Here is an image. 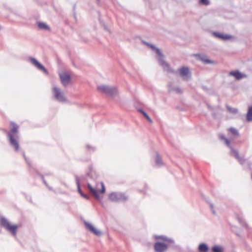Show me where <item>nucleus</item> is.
Masks as SVG:
<instances>
[{
    "instance_id": "nucleus-12",
    "label": "nucleus",
    "mask_w": 252,
    "mask_h": 252,
    "mask_svg": "<svg viewBox=\"0 0 252 252\" xmlns=\"http://www.w3.org/2000/svg\"><path fill=\"white\" fill-rule=\"evenodd\" d=\"M29 61L38 69L42 70L46 74L48 73L47 70L44 67V66L42 64H41L39 62H38L36 59L32 57H30L29 58Z\"/></svg>"
},
{
    "instance_id": "nucleus-6",
    "label": "nucleus",
    "mask_w": 252,
    "mask_h": 252,
    "mask_svg": "<svg viewBox=\"0 0 252 252\" xmlns=\"http://www.w3.org/2000/svg\"><path fill=\"white\" fill-rule=\"evenodd\" d=\"M170 67L173 70L174 72H169V73L176 74L185 81H189L191 80V72L188 66H182L179 68L177 71H175L171 66Z\"/></svg>"
},
{
    "instance_id": "nucleus-10",
    "label": "nucleus",
    "mask_w": 252,
    "mask_h": 252,
    "mask_svg": "<svg viewBox=\"0 0 252 252\" xmlns=\"http://www.w3.org/2000/svg\"><path fill=\"white\" fill-rule=\"evenodd\" d=\"M98 89L110 96H115L118 93L117 90L114 87L107 85H101L98 87Z\"/></svg>"
},
{
    "instance_id": "nucleus-24",
    "label": "nucleus",
    "mask_w": 252,
    "mask_h": 252,
    "mask_svg": "<svg viewBox=\"0 0 252 252\" xmlns=\"http://www.w3.org/2000/svg\"><path fill=\"white\" fill-rule=\"evenodd\" d=\"M87 150L89 152H94L95 151L96 148L91 145L87 144L86 145Z\"/></svg>"
},
{
    "instance_id": "nucleus-28",
    "label": "nucleus",
    "mask_w": 252,
    "mask_h": 252,
    "mask_svg": "<svg viewBox=\"0 0 252 252\" xmlns=\"http://www.w3.org/2000/svg\"><path fill=\"white\" fill-rule=\"evenodd\" d=\"M200 3L202 4L207 5L209 4V0H200Z\"/></svg>"
},
{
    "instance_id": "nucleus-14",
    "label": "nucleus",
    "mask_w": 252,
    "mask_h": 252,
    "mask_svg": "<svg viewBox=\"0 0 252 252\" xmlns=\"http://www.w3.org/2000/svg\"><path fill=\"white\" fill-rule=\"evenodd\" d=\"M212 35L217 38L220 39L222 40H227L230 39L232 36L229 34H224L221 32H214L212 33Z\"/></svg>"
},
{
    "instance_id": "nucleus-7",
    "label": "nucleus",
    "mask_w": 252,
    "mask_h": 252,
    "mask_svg": "<svg viewBox=\"0 0 252 252\" xmlns=\"http://www.w3.org/2000/svg\"><path fill=\"white\" fill-rule=\"evenodd\" d=\"M52 94L53 99L56 101L61 103H65L67 101L64 92L57 86H53Z\"/></svg>"
},
{
    "instance_id": "nucleus-17",
    "label": "nucleus",
    "mask_w": 252,
    "mask_h": 252,
    "mask_svg": "<svg viewBox=\"0 0 252 252\" xmlns=\"http://www.w3.org/2000/svg\"><path fill=\"white\" fill-rule=\"evenodd\" d=\"M199 252H207L209 250V247L205 243H201L198 247Z\"/></svg>"
},
{
    "instance_id": "nucleus-21",
    "label": "nucleus",
    "mask_w": 252,
    "mask_h": 252,
    "mask_svg": "<svg viewBox=\"0 0 252 252\" xmlns=\"http://www.w3.org/2000/svg\"><path fill=\"white\" fill-rule=\"evenodd\" d=\"M227 111L231 114L235 115L238 112V110L236 108H233L229 105H226Z\"/></svg>"
},
{
    "instance_id": "nucleus-4",
    "label": "nucleus",
    "mask_w": 252,
    "mask_h": 252,
    "mask_svg": "<svg viewBox=\"0 0 252 252\" xmlns=\"http://www.w3.org/2000/svg\"><path fill=\"white\" fill-rule=\"evenodd\" d=\"M154 237L156 240L160 241L156 242L154 245L156 252H165L170 245L174 243L173 239L164 235H155Z\"/></svg>"
},
{
    "instance_id": "nucleus-8",
    "label": "nucleus",
    "mask_w": 252,
    "mask_h": 252,
    "mask_svg": "<svg viewBox=\"0 0 252 252\" xmlns=\"http://www.w3.org/2000/svg\"><path fill=\"white\" fill-rule=\"evenodd\" d=\"M220 140H223L226 145L231 149V155L235 157L241 164H243L245 161V159L240 156L238 152L231 146L230 141L224 135H220Z\"/></svg>"
},
{
    "instance_id": "nucleus-3",
    "label": "nucleus",
    "mask_w": 252,
    "mask_h": 252,
    "mask_svg": "<svg viewBox=\"0 0 252 252\" xmlns=\"http://www.w3.org/2000/svg\"><path fill=\"white\" fill-rule=\"evenodd\" d=\"M142 42L145 45H146L147 46L150 47L153 51H155L157 54V59L159 64L162 66L164 71H166L167 72H174L173 70L170 67L169 64L164 60V56L159 49L157 48L155 45L146 41H142Z\"/></svg>"
},
{
    "instance_id": "nucleus-18",
    "label": "nucleus",
    "mask_w": 252,
    "mask_h": 252,
    "mask_svg": "<svg viewBox=\"0 0 252 252\" xmlns=\"http://www.w3.org/2000/svg\"><path fill=\"white\" fill-rule=\"evenodd\" d=\"M155 162L156 165L159 167H160L163 165V162L162 160V158L160 156L158 153H157L156 154L155 158Z\"/></svg>"
},
{
    "instance_id": "nucleus-20",
    "label": "nucleus",
    "mask_w": 252,
    "mask_h": 252,
    "mask_svg": "<svg viewBox=\"0 0 252 252\" xmlns=\"http://www.w3.org/2000/svg\"><path fill=\"white\" fill-rule=\"evenodd\" d=\"M246 117L248 121H252V106L249 107Z\"/></svg>"
},
{
    "instance_id": "nucleus-22",
    "label": "nucleus",
    "mask_w": 252,
    "mask_h": 252,
    "mask_svg": "<svg viewBox=\"0 0 252 252\" xmlns=\"http://www.w3.org/2000/svg\"><path fill=\"white\" fill-rule=\"evenodd\" d=\"M213 252H223L221 247L219 246H214L212 248Z\"/></svg>"
},
{
    "instance_id": "nucleus-30",
    "label": "nucleus",
    "mask_w": 252,
    "mask_h": 252,
    "mask_svg": "<svg viewBox=\"0 0 252 252\" xmlns=\"http://www.w3.org/2000/svg\"><path fill=\"white\" fill-rule=\"evenodd\" d=\"M45 176H52H52H53V175H52V174L51 173L49 172V173H46V174H45Z\"/></svg>"
},
{
    "instance_id": "nucleus-27",
    "label": "nucleus",
    "mask_w": 252,
    "mask_h": 252,
    "mask_svg": "<svg viewBox=\"0 0 252 252\" xmlns=\"http://www.w3.org/2000/svg\"><path fill=\"white\" fill-rule=\"evenodd\" d=\"M41 178H42V181H43V183H44V185H45V186H46L48 188V189H49V190H53L52 188V187H49V186L48 185V184H47V183L46 181L45 180V179H44V177H43V176H41Z\"/></svg>"
},
{
    "instance_id": "nucleus-31",
    "label": "nucleus",
    "mask_w": 252,
    "mask_h": 252,
    "mask_svg": "<svg viewBox=\"0 0 252 252\" xmlns=\"http://www.w3.org/2000/svg\"><path fill=\"white\" fill-rule=\"evenodd\" d=\"M238 220H239V221L240 223L241 224H242V225H243V220H242V219H241L239 218V219H238Z\"/></svg>"
},
{
    "instance_id": "nucleus-15",
    "label": "nucleus",
    "mask_w": 252,
    "mask_h": 252,
    "mask_svg": "<svg viewBox=\"0 0 252 252\" xmlns=\"http://www.w3.org/2000/svg\"><path fill=\"white\" fill-rule=\"evenodd\" d=\"M229 76H233L236 80H239L247 77L246 75L241 73L238 70L230 71L229 73Z\"/></svg>"
},
{
    "instance_id": "nucleus-25",
    "label": "nucleus",
    "mask_w": 252,
    "mask_h": 252,
    "mask_svg": "<svg viewBox=\"0 0 252 252\" xmlns=\"http://www.w3.org/2000/svg\"><path fill=\"white\" fill-rule=\"evenodd\" d=\"M139 111L146 117V118L149 122H150V123H152L153 121L152 119L145 111H144L142 109H139Z\"/></svg>"
},
{
    "instance_id": "nucleus-13",
    "label": "nucleus",
    "mask_w": 252,
    "mask_h": 252,
    "mask_svg": "<svg viewBox=\"0 0 252 252\" xmlns=\"http://www.w3.org/2000/svg\"><path fill=\"white\" fill-rule=\"evenodd\" d=\"M84 224L86 228L88 229L91 232H92L96 236L101 235V232L99 230L97 229L96 228H95L91 223L87 221H85Z\"/></svg>"
},
{
    "instance_id": "nucleus-16",
    "label": "nucleus",
    "mask_w": 252,
    "mask_h": 252,
    "mask_svg": "<svg viewBox=\"0 0 252 252\" xmlns=\"http://www.w3.org/2000/svg\"><path fill=\"white\" fill-rule=\"evenodd\" d=\"M198 59L206 64H212L214 63V62L209 60L207 56L205 54H197L196 55Z\"/></svg>"
},
{
    "instance_id": "nucleus-2",
    "label": "nucleus",
    "mask_w": 252,
    "mask_h": 252,
    "mask_svg": "<svg viewBox=\"0 0 252 252\" xmlns=\"http://www.w3.org/2000/svg\"><path fill=\"white\" fill-rule=\"evenodd\" d=\"M10 129L7 133V136L10 146L16 152L20 150L18 141L19 135L18 133V126L14 122L10 123Z\"/></svg>"
},
{
    "instance_id": "nucleus-5",
    "label": "nucleus",
    "mask_w": 252,
    "mask_h": 252,
    "mask_svg": "<svg viewBox=\"0 0 252 252\" xmlns=\"http://www.w3.org/2000/svg\"><path fill=\"white\" fill-rule=\"evenodd\" d=\"M0 225L6 230L10 232L13 236H16L17 230L18 228V225L11 224L7 219L4 217L0 216Z\"/></svg>"
},
{
    "instance_id": "nucleus-11",
    "label": "nucleus",
    "mask_w": 252,
    "mask_h": 252,
    "mask_svg": "<svg viewBox=\"0 0 252 252\" xmlns=\"http://www.w3.org/2000/svg\"><path fill=\"white\" fill-rule=\"evenodd\" d=\"M59 76L63 86L66 87L70 82V76L67 72H62L60 73Z\"/></svg>"
},
{
    "instance_id": "nucleus-26",
    "label": "nucleus",
    "mask_w": 252,
    "mask_h": 252,
    "mask_svg": "<svg viewBox=\"0 0 252 252\" xmlns=\"http://www.w3.org/2000/svg\"><path fill=\"white\" fill-rule=\"evenodd\" d=\"M229 131L234 135H238L239 134L238 131L234 128H230Z\"/></svg>"
},
{
    "instance_id": "nucleus-9",
    "label": "nucleus",
    "mask_w": 252,
    "mask_h": 252,
    "mask_svg": "<svg viewBox=\"0 0 252 252\" xmlns=\"http://www.w3.org/2000/svg\"><path fill=\"white\" fill-rule=\"evenodd\" d=\"M108 198L112 202H119L127 200L128 197L122 192H112L109 194Z\"/></svg>"
},
{
    "instance_id": "nucleus-29",
    "label": "nucleus",
    "mask_w": 252,
    "mask_h": 252,
    "mask_svg": "<svg viewBox=\"0 0 252 252\" xmlns=\"http://www.w3.org/2000/svg\"><path fill=\"white\" fill-rule=\"evenodd\" d=\"M23 157H24V158H25V161L27 162V163L29 165H30V162H29V160L27 159V158L26 157L25 155V154H24V152H23Z\"/></svg>"
},
{
    "instance_id": "nucleus-23",
    "label": "nucleus",
    "mask_w": 252,
    "mask_h": 252,
    "mask_svg": "<svg viewBox=\"0 0 252 252\" xmlns=\"http://www.w3.org/2000/svg\"><path fill=\"white\" fill-rule=\"evenodd\" d=\"M170 90L178 94L182 93L183 92L182 89L179 86L173 87L170 89Z\"/></svg>"
},
{
    "instance_id": "nucleus-19",
    "label": "nucleus",
    "mask_w": 252,
    "mask_h": 252,
    "mask_svg": "<svg viewBox=\"0 0 252 252\" xmlns=\"http://www.w3.org/2000/svg\"><path fill=\"white\" fill-rule=\"evenodd\" d=\"M37 26L40 29L45 30H49V26L45 23L38 22H37Z\"/></svg>"
},
{
    "instance_id": "nucleus-1",
    "label": "nucleus",
    "mask_w": 252,
    "mask_h": 252,
    "mask_svg": "<svg viewBox=\"0 0 252 252\" xmlns=\"http://www.w3.org/2000/svg\"><path fill=\"white\" fill-rule=\"evenodd\" d=\"M98 175L95 169L92 166L89 167L85 176H81L76 178V184L79 193L84 198L89 199V196L83 192L81 189V186L87 184V188L89 193L96 199L101 200L103 194L105 192V188L102 182L97 181Z\"/></svg>"
}]
</instances>
